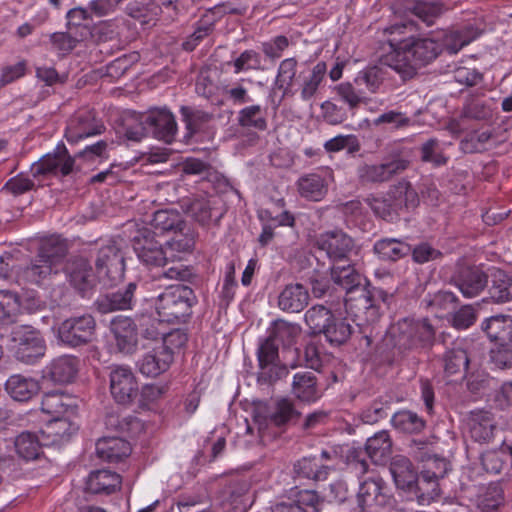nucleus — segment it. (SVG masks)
I'll use <instances>...</instances> for the list:
<instances>
[{
    "label": "nucleus",
    "instance_id": "41",
    "mask_svg": "<svg viewBox=\"0 0 512 512\" xmlns=\"http://www.w3.org/2000/svg\"><path fill=\"white\" fill-rule=\"evenodd\" d=\"M21 310V302L17 293L0 290V326L16 322Z\"/></svg>",
    "mask_w": 512,
    "mask_h": 512
},
{
    "label": "nucleus",
    "instance_id": "8",
    "mask_svg": "<svg viewBox=\"0 0 512 512\" xmlns=\"http://www.w3.org/2000/svg\"><path fill=\"white\" fill-rule=\"evenodd\" d=\"M11 341L16 348L17 358L26 364H33L45 354L44 339L40 332L30 325L14 327L11 331Z\"/></svg>",
    "mask_w": 512,
    "mask_h": 512
},
{
    "label": "nucleus",
    "instance_id": "25",
    "mask_svg": "<svg viewBox=\"0 0 512 512\" xmlns=\"http://www.w3.org/2000/svg\"><path fill=\"white\" fill-rule=\"evenodd\" d=\"M41 409L44 413L54 417L75 416L78 405L77 400L69 395L52 391L46 393L41 402Z\"/></svg>",
    "mask_w": 512,
    "mask_h": 512
},
{
    "label": "nucleus",
    "instance_id": "61",
    "mask_svg": "<svg viewBox=\"0 0 512 512\" xmlns=\"http://www.w3.org/2000/svg\"><path fill=\"white\" fill-rule=\"evenodd\" d=\"M35 183L24 173H19L10 178L2 188V191L13 196H20L34 189Z\"/></svg>",
    "mask_w": 512,
    "mask_h": 512
},
{
    "label": "nucleus",
    "instance_id": "7",
    "mask_svg": "<svg viewBox=\"0 0 512 512\" xmlns=\"http://www.w3.org/2000/svg\"><path fill=\"white\" fill-rule=\"evenodd\" d=\"M95 332L96 322L89 314L70 317L62 321L56 328L57 339L73 348L91 342L95 337Z\"/></svg>",
    "mask_w": 512,
    "mask_h": 512
},
{
    "label": "nucleus",
    "instance_id": "55",
    "mask_svg": "<svg viewBox=\"0 0 512 512\" xmlns=\"http://www.w3.org/2000/svg\"><path fill=\"white\" fill-rule=\"evenodd\" d=\"M480 35V32L472 26L466 27L463 30L453 31L446 38V48L450 53H457L464 46L470 44Z\"/></svg>",
    "mask_w": 512,
    "mask_h": 512
},
{
    "label": "nucleus",
    "instance_id": "37",
    "mask_svg": "<svg viewBox=\"0 0 512 512\" xmlns=\"http://www.w3.org/2000/svg\"><path fill=\"white\" fill-rule=\"evenodd\" d=\"M183 223L181 214L176 210H158L150 221L153 229L151 234L155 236L168 231L182 230Z\"/></svg>",
    "mask_w": 512,
    "mask_h": 512
},
{
    "label": "nucleus",
    "instance_id": "22",
    "mask_svg": "<svg viewBox=\"0 0 512 512\" xmlns=\"http://www.w3.org/2000/svg\"><path fill=\"white\" fill-rule=\"evenodd\" d=\"M70 284L79 292L86 293L96 283V276L89 262L84 258L71 260L66 267Z\"/></svg>",
    "mask_w": 512,
    "mask_h": 512
},
{
    "label": "nucleus",
    "instance_id": "45",
    "mask_svg": "<svg viewBox=\"0 0 512 512\" xmlns=\"http://www.w3.org/2000/svg\"><path fill=\"white\" fill-rule=\"evenodd\" d=\"M301 334V327L284 320H277L269 329V338L277 345L290 346Z\"/></svg>",
    "mask_w": 512,
    "mask_h": 512
},
{
    "label": "nucleus",
    "instance_id": "12",
    "mask_svg": "<svg viewBox=\"0 0 512 512\" xmlns=\"http://www.w3.org/2000/svg\"><path fill=\"white\" fill-rule=\"evenodd\" d=\"M133 248L138 259L147 267H161L170 262L166 247L150 231L141 232L136 236Z\"/></svg>",
    "mask_w": 512,
    "mask_h": 512
},
{
    "label": "nucleus",
    "instance_id": "40",
    "mask_svg": "<svg viewBox=\"0 0 512 512\" xmlns=\"http://www.w3.org/2000/svg\"><path fill=\"white\" fill-rule=\"evenodd\" d=\"M410 251V245L394 238L381 239L374 244V252L385 261H397L408 255Z\"/></svg>",
    "mask_w": 512,
    "mask_h": 512
},
{
    "label": "nucleus",
    "instance_id": "29",
    "mask_svg": "<svg viewBox=\"0 0 512 512\" xmlns=\"http://www.w3.org/2000/svg\"><path fill=\"white\" fill-rule=\"evenodd\" d=\"M389 469L398 488L409 492L414 487L418 476L407 457L403 455L394 456Z\"/></svg>",
    "mask_w": 512,
    "mask_h": 512
},
{
    "label": "nucleus",
    "instance_id": "10",
    "mask_svg": "<svg viewBox=\"0 0 512 512\" xmlns=\"http://www.w3.org/2000/svg\"><path fill=\"white\" fill-rule=\"evenodd\" d=\"M95 264L99 279L106 281L108 284L112 285L124 276V256L115 244L101 247Z\"/></svg>",
    "mask_w": 512,
    "mask_h": 512
},
{
    "label": "nucleus",
    "instance_id": "50",
    "mask_svg": "<svg viewBox=\"0 0 512 512\" xmlns=\"http://www.w3.org/2000/svg\"><path fill=\"white\" fill-rule=\"evenodd\" d=\"M194 245L195 239L192 233L187 232L175 235L165 245L169 261H180L183 254L190 253L193 250Z\"/></svg>",
    "mask_w": 512,
    "mask_h": 512
},
{
    "label": "nucleus",
    "instance_id": "27",
    "mask_svg": "<svg viewBox=\"0 0 512 512\" xmlns=\"http://www.w3.org/2000/svg\"><path fill=\"white\" fill-rule=\"evenodd\" d=\"M135 289L136 284L131 282L123 291L119 290L100 296L95 303L97 310L100 313L106 314L115 310L130 309Z\"/></svg>",
    "mask_w": 512,
    "mask_h": 512
},
{
    "label": "nucleus",
    "instance_id": "16",
    "mask_svg": "<svg viewBox=\"0 0 512 512\" xmlns=\"http://www.w3.org/2000/svg\"><path fill=\"white\" fill-rule=\"evenodd\" d=\"M439 465V471L423 470L416 480L414 487L409 491L412 493L420 505H428L439 496V478L446 474V464L436 462Z\"/></svg>",
    "mask_w": 512,
    "mask_h": 512
},
{
    "label": "nucleus",
    "instance_id": "1",
    "mask_svg": "<svg viewBox=\"0 0 512 512\" xmlns=\"http://www.w3.org/2000/svg\"><path fill=\"white\" fill-rule=\"evenodd\" d=\"M406 27V24H395L385 29L390 35L387 41L391 48L385 64L403 79L412 78L420 67L436 59L442 49V45L431 38H397L396 35L403 34Z\"/></svg>",
    "mask_w": 512,
    "mask_h": 512
},
{
    "label": "nucleus",
    "instance_id": "47",
    "mask_svg": "<svg viewBox=\"0 0 512 512\" xmlns=\"http://www.w3.org/2000/svg\"><path fill=\"white\" fill-rule=\"evenodd\" d=\"M329 467L321 464L317 457H304L294 465L297 476L316 481L325 480Z\"/></svg>",
    "mask_w": 512,
    "mask_h": 512
},
{
    "label": "nucleus",
    "instance_id": "56",
    "mask_svg": "<svg viewBox=\"0 0 512 512\" xmlns=\"http://www.w3.org/2000/svg\"><path fill=\"white\" fill-rule=\"evenodd\" d=\"M216 198L212 197H199L195 198L188 211L198 222L205 224L212 218V211L215 208Z\"/></svg>",
    "mask_w": 512,
    "mask_h": 512
},
{
    "label": "nucleus",
    "instance_id": "38",
    "mask_svg": "<svg viewBox=\"0 0 512 512\" xmlns=\"http://www.w3.org/2000/svg\"><path fill=\"white\" fill-rule=\"evenodd\" d=\"M292 391L298 399L304 402H314L320 397L315 376L311 372L296 373Z\"/></svg>",
    "mask_w": 512,
    "mask_h": 512
},
{
    "label": "nucleus",
    "instance_id": "57",
    "mask_svg": "<svg viewBox=\"0 0 512 512\" xmlns=\"http://www.w3.org/2000/svg\"><path fill=\"white\" fill-rule=\"evenodd\" d=\"M392 423L397 429L408 433L420 431L424 426L423 421L416 413L407 410L395 413Z\"/></svg>",
    "mask_w": 512,
    "mask_h": 512
},
{
    "label": "nucleus",
    "instance_id": "49",
    "mask_svg": "<svg viewBox=\"0 0 512 512\" xmlns=\"http://www.w3.org/2000/svg\"><path fill=\"white\" fill-rule=\"evenodd\" d=\"M365 294L368 296L369 305L367 307H354V313H350L355 318H360L362 315L365 316L366 321H375L379 316L377 302H387L389 294L380 288H373L368 291L365 289Z\"/></svg>",
    "mask_w": 512,
    "mask_h": 512
},
{
    "label": "nucleus",
    "instance_id": "31",
    "mask_svg": "<svg viewBox=\"0 0 512 512\" xmlns=\"http://www.w3.org/2000/svg\"><path fill=\"white\" fill-rule=\"evenodd\" d=\"M5 389L14 400L25 402L38 393L39 384L32 377L14 374L7 379Z\"/></svg>",
    "mask_w": 512,
    "mask_h": 512
},
{
    "label": "nucleus",
    "instance_id": "18",
    "mask_svg": "<svg viewBox=\"0 0 512 512\" xmlns=\"http://www.w3.org/2000/svg\"><path fill=\"white\" fill-rule=\"evenodd\" d=\"M72 417H54L48 421L40 431L44 445H61L67 442L78 430V425L73 422Z\"/></svg>",
    "mask_w": 512,
    "mask_h": 512
},
{
    "label": "nucleus",
    "instance_id": "21",
    "mask_svg": "<svg viewBox=\"0 0 512 512\" xmlns=\"http://www.w3.org/2000/svg\"><path fill=\"white\" fill-rule=\"evenodd\" d=\"M487 275L476 267H466L454 278V284L466 298L477 297L487 286Z\"/></svg>",
    "mask_w": 512,
    "mask_h": 512
},
{
    "label": "nucleus",
    "instance_id": "28",
    "mask_svg": "<svg viewBox=\"0 0 512 512\" xmlns=\"http://www.w3.org/2000/svg\"><path fill=\"white\" fill-rule=\"evenodd\" d=\"M481 329L490 339L496 343L512 341V317L508 315H494L486 318L481 323Z\"/></svg>",
    "mask_w": 512,
    "mask_h": 512
},
{
    "label": "nucleus",
    "instance_id": "60",
    "mask_svg": "<svg viewBox=\"0 0 512 512\" xmlns=\"http://www.w3.org/2000/svg\"><path fill=\"white\" fill-rule=\"evenodd\" d=\"M491 137L489 131L471 133L461 141V149L466 153L482 152L487 149Z\"/></svg>",
    "mask_w": 512,
    "mask_h": 512
},
{
    "label": "nucleus",
    "instance_id": "30",
    "mask_svg": "<svg viewBox=\"0 0 512 512\" xmlns=\"http://www.w3.org/2000/svg\"><path fill=\"white\" fill-rule=\"evenodd\" d=\"M120 486L121 476L107 469L91 472L86 483L87 490L94 494H111Z\"/></svg>",
    "mask_w": 512,
    "mask_h": 512
},
{
    "label": "nucleus",
    "instance_id": "44",
    "mask_svg": "<svg viewBox=\"0 0 512 512\" xmlns=\"http://www.w3.org/2000/svg\"><path fill=\"white\" fill-rule=\"evenodd\" d=\"M503 500L502 487L498 483H491L477 495L476 508L479 512H495Z\"/></svg>",
    "mask_w": 512,
    "mask_h": 512
},
{
    "label": "nucleus",
    "instance_id": "39",
    "mask_svg": "<svg viewBox=\"0 0 512 512\" xmlns=\"http://www.w3.org/2000/svg\"><path fill=\"white\" fill-rule=\"evenodd\" d=\"M365 448L368 456L374 463L385 462L390 456L392 448L389 434L386 431L376 433L368 438Z\"/></svg>",
    "mask_w": 512,
    "mask_h": 512
},
{
    "label": "nucleus",
    "instance_id": "4",
    "mask_svg": "<svg viewBox=\"0 0 512 512\" xmlns=\"http://www.w3.org/2000/svg\"><path fill=\"white\" fill-rule=\"evenodd\" d=\"M334 283L345 291V308L348 314L354 313V307L369 305L365 288L361 285V275L352 265H334L331 269Z\"/></svg>",
    "mask_w": 512,
    "mask_h": 512
},
{
    "label": "nucleus",
    "instance_id": "42",
    "mask_svg": "<svg viewBox=\"0 0 512 512\" xmlns=\"http://www.w3.org/2000/svg\"><path fill=\"white\" fill-rule=\"evenodd\" d=\"M443 362L447 375L463 374L468 368L469 358L461 344L454 343L453 347L445 352Z\"/></svg>",
    "mask_w": 512,
    "mask_h": 512
},
{
    "label": "nucleus",
    "instance_id": "19",
    "mask_svg": "<svg viewBox=\"0 0 512 512\" xmlns=\"http://www.w3.org/2000/svg\"><path fill=\"white\" fill-rule=\"evenodd\" d=\"M174 357L170 351L156 345L138 360L137 365L141 374L156 377L167 371Z\"/></svg>",
    "mask_w": 512,
    "mask_h": 512
},
{
    "label": "nucleus",
    "instance_id": "54",
    "mask_svg": "<svg viewBox=\"0 0 512 512\" xmlns=\"http://www.w3.org/2000/svg\"><path fill=\"white\" fill-rule=\"evenodd\" d=\"M105 423L108 428L128 435H135L143 428L142 423L137 418L132 416L121 417L114 413L106 417Z\"/></svg>",
    "mask_w": 512,
    "mask_h": 512
},
{
    "label": "nucleus",
    "instance_id": "14",
    "mask_svg": "<svg viewBox=\"0 0 512 512\" xmlns=\"http://www.w3.org/2000/svg\"><path fill=\"white\" fill-rule=\"evenodd\" d=\"M110 391L114 399L121 404L129 403L138 393V383L131 368L115 365L110 368Z\"/></svg>",
    "mask_w": 512,
    "mask_h": 512
},
{
    "label": "nucleus",
    "instance_id": "36",
    "mask_svg": "<svg viewBox=\"0 0 512 512\" xmlns=\"http://www.w3.org/2000/svg\"><path fill=\"white\" fill-rule=\"evenodd\" d=\"M16 453L26 461L35 460L39 457L44 447L43 437L32 432L20 433L14 442Z\"/></svg>",
    "mask_w": 512,
    "mask_h": 512
},
{
    "label": "nucleus",
    "instance_id": "46",
    "mask_svg": "<svg viewBox=\"0 0 512 512\" xmlns=\"http://www.w3.org/2000/svg\"><path fill=\"white\" fill-rule=\"evenodd\" d=\"M266 109L260 105H251L238 112L237 120L241 127L264 131L268 127Z\"/></svg>",
    "mask_w": 512,
    "mask_h": 512
},
{
    "label": "nucleus",
    "instance_id": "15",
    "mask_svg": "<svg viewBox=\"0 0 512 512\" xmlns=\"http://www.w3.org/2000/svg\"><path fill=\"white\" fill-rule=\"evenodd\" d=\"M74 166V158L71 157L66 148L58 149L53 153H48L40 158L31 166V172L34 177L48 175H69Z\"/></svg>",
    "mask_w": 512,
    "mask_h": 512
},
{
    "label": "nucleus",
    "instance_id": "52",
    "mask_svg": "<svg viewBox=\"0 0 512 512\" xmlns=\"http://www.w3.org/2000/svg\"><path fill=\"white\" fill-rule=\"evenodd\" d=\"M332 317L329 309L323 305H315L306 311L304 319L313 334H322Z\"/></svg>",
    "mask_w": 512,
    "mask_h": 512
},
{
    "label": "nucleus",
    "instance_id": "5",
    "mask_svg": "<svg viewBox=\"0 0 512 512\" xmlns=\"http://www.w3.org/2000/svg\"><path fill=\"white\" fill-rule=\"evenodd\" d=\"M357 501L361 512H384L392 497L383 478L372 473L360 481Z\"/></svg>",
    "mask_w": 512,
    "mask_h": 512
},
{
    "label": "nucleus",
    "instance_id": "3",
    "mask_svg": "<svg viewBox=\"0 0 512 512\" xmlns=\"http://www.w3.org/2000/svg\"><path fill=\"white\" fill-rule=\"evenodd\" d=\"M197 298L194 291L186 285L167 287L155 299L154 306L159 322L181 323L192 314Z\"/></svg>",
    "mask_w": 512,
    "mask_h": 512
},
{
    "label": "nucleus",
    "instance_id": "35",
    "mask_svg": "<svg viewBox=\"0 0 512 512\" xmlns=\"http://www.w3.org/2000/svg\"><path fill=\"white\" fill-rule=\"evenodd\" d=\"M489 295L495 303H506L512 300V277L505 271L495 269L491 273Z\"/></svg>",
    "mask_w": 512,
    "mask_h": 512
},
{
    "label": "nucleus",
    "instance_id": "34",
    "mask_svg": "<svg viewBox=\"0 0 512 512\" xmlns=\"http://www.w3.org/2000/svg\"><path fill=\"white\" fill-rule=\"evenodd\" d=\"M297 188L301 197L311 201H320L325 197L328 185L324 177L311 173L298 179Z\"/></svg>",
    "mask_w": 512,
    "mask_h": 512
},
{
    "label": "nucleus",
    "instance_id": "20",
    "mask_svg": "<svg viewBox=\"0 0 512 512\" xmlns=\"http://www.w3.org/2000/svg\"><path fill=\"white\" fill-rule=\"evenodd\" d=\"M103 129V125L95 120L92 113L80 112L69 122L65 136L69 143H77L84 138L101 134Z\"/></svg>",
    "mask_w": 512,
    "mask_h": 512
},
{
    "label": "nucleus",
    "instance_id": "6",
    "mask_svg": "<svg viewBox=\"0 0 512 512\" xmlns=\"http://www.w3.org/2000/svg\"><path fill=\"white\" fill-rule=\"evenodd\" d=\"M64 252L61 247L43 244L38 255L25 267L21 277L29 283L40 284L61 267Z\"/></svg>",
    "mask_w": 512,
    "mask_h": 512
},
{
    "label": "nucleus",
    "instance_id": "33",
    "mask_svg": "<svg viewBox=\"0 0 512 512\" xmlns=\"http://www.w3.org/2000/svg\"><path fill=\"white\" fill-rule=\"evenodd\" d=\"M467 426L472 439L477 442H488L493 436V417L487 411H471Z\"/></svg>",
    "mask_w": 512,
    "mask_h": 512
},
{
    "label": "nucleus",
    "instance_id": "17",
    "mask_svg": "<svg viewBox=\"0 0 512 512\" xmlns=\"http://www.w3.org/2000/svg\"><path fill=\"white\" fill-rule=\"evenodd\" d=\"M110 330L113 334L117 350L123 354H132L138 346V333L134 321L128 317L117 316L111 321Z\"/></svg>",
    "mask_w": 512,
    "mask_h": 512
},
{
    "label": "nucleus",
    "instance_id": "43",
    "mask_svg": "<svg viewBox=\"0 0 512 512\" xmlns=\"http://www.w3.org/2000/svg\"><path fill=\"white\" fill-rule=\"evenodd\" d=\"M296 73L297 61L295 58H286L280 62L274 86L282 92V98L292 93Z\"/></svg>",
    "mask_w": 512,
    "mask_h": 512
},
{
    "label": "nucleus",
    "instance_id": "26",
    "mask_svg": "<svg viewBox=\"0 0 512 512\" xmlns=\"http://www.w3.org/2000/svg\"><path fill=\"white\" fill-rule=\"evenodd\" d=\"M131 453L128 441L121 437H103L96 443L97 456L107 462H118Z\"/></svg>",
    "mask_w": 512,
    "mask_h": 512
},
{
    "label": "nucleus",
    "instance_id": "9",
    "mask_svg": "<svg viewBox=\"0 0 512 512\" xmlns=\"http://www.w3.org/2000/svg\"><path fill=\"white\" fill-rule=\"evenodd\" d=\"M396 345L400 349L425 347L434 339V329L427 319L414 321L404 320L397 325Z\"/></svg>",
    "mask_w": 512,
    "mask_h": 512
},
{
    "label": "nucleus",
    "instance_id": "51",
    "mask_svg": "<svg viewBox=\"0 0 512 512\" xmlns=\"http://www.w3.org/2000/svg\"><path fill=\"white\" fill-rule=\"evenodd\" d=\"M327 71V66L324 62H318L311 70L307 77L303 78L300 89L301 99L308 101L312 99L324 80Z\"/></svg>",
    "mask_w": 512,
    "mask_h": 512
},
{
    "label": "nucleus",
    "instance_id": "32",
    "mask_svg": "<svg viewBox=\"0 0 512 512\" xmlns=\"http://www.w3.org/2000/svg\"><path fill=\"white\" fill-rule=\"evenodd\" d=\"M309 294L301 284L287 285L279 294L278 306L287 312H300L308 304Z\"/></svg>",
    "mask_w": 512,
    "mask_h": 512
},
{
    "label": "nucleus",
    "instance_id": "63",
    "mask_svg": "<svg viewBox=\"0 0 512 512\" xmlns=\"http://www.w3.org/2000/svg\"><path fill=\"white\" fill-rule=\"evenodd\" d=\"M413 14L428 26L432 25L442 13V7L436 3L418 2L413 7Z\"/></svg>",
    "mask_w": 512,
    "mask_h": 512
},
{
    "label": "nucleus",
    "instance_id": "11",
    "mask_svg": "<svg viewBox=\"0 0 512 512\" xmlns=\"http://www.w3.org/2000/svg\"><path fill=\"white\" fill-rule=\"evenodd\" d=\"M409 162L395 158L383 163H361L357 167V176L361 183H383L407 169Z\"/></svg>",
    "mask_w": 512,
    "mask_h": 512
},
{
    "label": "nucleus",
    "instance_id": "2",
    "mask_svg": "<svg viewBox=\"0 0 512 512\" xmlns=\"http://www.w3.org/2000/svg\"><path fill=\"white\" fill-rule=\"evenodd\" d=\"M138 124L126 129V137L129 140L139 142L147 135L167 144L175 140L177 123L174 115L167 108H152L139 115Z\"/></svg>",
    "mask_w": 512,
    "mask_h": 512
},
{
    "label": "nucleus",
    "instance_id": "48",
    "mask_svg": "<svg viewBox=\"0 0 512 512\" xmlns=\"http://www.w3.org/2000/svg\"><path fill=\"white\" fill-rule=\"evenodd\" d=\"M327 342L332 346H340L348 341L352 334V326L343 318H337L333 315L331 321L322 333Z\"/></svg>",
    "mask_w": 512,
    "mask_h": 512
},
{
    "label": "nucleus",
    "instance_id": "13",
    "mask_svg": "<svg viewBox=\"0 0 512 512\" xmlns=\"http://www.w3.org/2000/svg\"><path fill=\"white\" fill-rule=\"evenodd\" d=\"M317 245L333 261L349 259L358 253L352 237L337 229L322 233L317 239Z\"/></svg>",
    "mask_w": 512,
    "mask_h": 512
},
{
    "label": "nucleus",
    "instance_id": "23",
    "mask_svg": "<svg viewBox=\"0 0 512 512\" xmlns=\"http://www.w3.org/2000/svg\"><path fill=\"white\" fill-rule=\"evenodd\" d=\"M257 357L261 374L267 375L270 381L287 373L285 367L278 366V345L269 337L260 344Z\"/></svg>",
    "mask_w": 512,
    "mask_h": 512
},
{
    "label": "nucleus",
    "instance_id": "24",
    "mask_svg": "<svg viewBox=\"0 0 512 512\" xmlns=\"http://www.w3.org/2000/svg\"><path fill=\"white\" fill-rule=\"evenodd\" d=\"M79 370V359L72 355H63L55 358L46 367V377L59 384L70 383Z\"/></svg>",
    "mask_w": 512,
    "mask_h": 512
},
{
    "label": "nucleus",
    "instance_id": "53",
    "mask_svg": "<svg viewBox=\"0 0 512 512\" xmlns=\"http://www.w3.org/2000/svg\"><path fill=\"white\" fill-rule=\"evenodd\" d=\"M149 337L154 339L161 338L162 343L158 344L159 347H163L167 351H170L172 356L178 351H180L188 341V335L184 330L174 329L168 333L165 332H156L149 333L147 332Z\"/></svg>",
    "mask_w": 512,
    "mask_h": 512
},
{
    "label": "nucleus",
    "instance_id": "62",
    "mask_svg": "<svg viewBox=\"0 0 512 512\" xmlns=\"http://www.w3.org/2000/svg\"><path fill=\"white\" fill-rule=\"evenodd\" d=\"M491 362L499 369L512 367V341L498 343L490 352Z\"/></svg>",
    "mask_w": 512,
    "mask_h": 512
},
{
    "label": "nucleus",
    "instance_id": "58",
    "mask_svg": "<svg viewBox=\"0 0 512 512\" xmlns=\"http://www.w3.org/2000/svg\"><path fill=\"white\" fill-rule=\"evenodd\" d=\"M234 72L236 74L249 70H264L261 55L254 50L243 51L234 61Z\"/></svg>",
    "mask_w": 512,
    "mask_h": 512
},
{
    "label": "nucleus",
    "instance_id": "64",
    "mask_svg": "<svg viewBox=\"0 0 512 512\" xmlns=\"http://www.w3.org/2000/svg\"><path fill=\"white\" fill-rule=\"evenodd\" d=\"M455 300L456 296L454 293L450 291H438L435 294L427 295L422 300V304L425 305L426 308L446 310L454 304Z\"/></svg>",
    "mask_w": 512,
    "mask_h": 512
},
{
    "label": "nucleus",
    "instance_id": "59",
    "mask_svg": "<svg viewBox=\"0 0 512 512\" xmlns=\"http://www.w3.org/2000/svg\"><path fill=\"white\" fill-rule=\"evenodd\" d=\"M382 73L378 67H370L360 71L354 79L358 87L365 86L366 89L375 93L382 84Z\"/></svg>",
    "mask_w": 512,
    "mask_h": 512
}]
</instances>
